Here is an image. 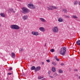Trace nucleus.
I'll return each mask as SVG.
<instances>
[{"label": "nucleus", "instance_id": "5", "mask_svg": "<svg viewBox=\"0 0 80 80\" xmlns=\"http://www.w3.org/2000/svg\"><path fill=\"white\" fill-rule=\"evenodd\" d=\"M28 7L29 8H32V9H34L35 8V6L33 5V4H29L28 5Z\"/></svg>", "mask_w": 80, "mask_h": 80}, {"label": "nucleus", "instance_id": "31", "mask_svg": "<svg viewBox=\"0 0 80 80\" xmlns=\"http://www.w3.org/2000/svg\"><path fill=\"white\" fill-rule=\"evenodd\" d=\"M8 74L9 75H12V73L8 72Z\"/></svg>", "mask_w": 80, "mask_h": 80}, {"label": "nucleus", "instance_id": "22", "mask_svg": "<svg viewBox=\"0 0 80 80\" xmlns=\"http://www.w3.org/2000/svg\"><path fill=\"white\" fill-rule=\"evenodd\" d=\"M78 4V2L77 1H75L74 2V5H77Z\"/></svg>", "mask_w": 80, "mask_h": 80}, {"label": "nucleus", "instance_id": "28", "mask_svg": "<svg viewBox=\"0 0 80 80\" xmlns=\"http://www.w3.org/2000/svg\"><path fill=\"white\" fill-rule=\"evenodd\" d=\"M50 73H51V71H49L48 72V74L49 76H50Z\"/></svg>", "mask_w": 80, "mask_h": 80}, {"label": "nucleus", "instance_id": "17", "mask_svg": "<svg viewBox=\"0 0 80 80\" xmlns=\"http://www.w3.org/2000/svg\"><path fill=\"white\" fill-rule=\"evenodd\" d=\"M76 44L80 46V40H78L76 42Z\"/></svg>", "mask_w": 80, "mask_h": 80}, {"label": "nucleus", "instance_id": "16", "mask_svg": "<svg viewBox=\"0 0 80 80\" xmlns=\"http://www.w3.org/2000/svg\"><path fill=\"white\" fill-rule=\"evenodd\" d=\"M35 67L33 66L31 67V70H35Z\"/></svg>", "mask_w": 80, "mask_h": 80}, {"label": "nucleus", "instance_id": "18", "mask_svg": "<svg viewBox=\"0 0 80 80\" xmlns=\"http://www.w3.org/2000/svg\"><path fill=\"white\" fill-rule=\"evenodd\" d=\"M72 18H78V17L75 15L72 16Z\"/></svg>", "mask_w": 80, "mask_h": 80}, {"label": "nucleus", "instance_id": "43", "mask_svg": "<svg viewBox=\"0 0 80 80\" xmlns=\"http://www.w3.org/2000/svg\"><path fill=\"white\" fill-rule=\"evenodd\" d=\"M1 26V24H0V27Z\"/></svg>", "mask_w": 80, "mask_h": 80}, {"label": "nucleus", "instance_id": "19", "mask_svg": "<svg viewBox=\"0 0 80 80\" xmlns=\"http://www.w3.org/2000/svg\"><path fill=\"white\" fill-rule=\"evenodd\" d=\"M43 78V76H39L38 77V79H42V78Z\"/></svg>", "mask_w": 80, "mask_h": 80}, {"label": "nucleus", "instance_id": "34", "mask_svg": "<svg viewBox=\"0 0 80 80\" xmlns=\"http://www.w3.org/2000/svg\"><path fill=\"white\" fill-rule=\"evenodd\" d=\"M12 70V68H9V71H10L11 70Z\"/></svg>", "mask_w": 80, "mask_h": 80}, {"label": "nucleus", "instance_id": "2", "mask_svg": "<svg viewBox=\"0 0 80 80\" xmlns=\"http://www.w3.org/2000/svg\"><path fill=\"white\" fill-rule=\"evenodd\" d=\"M11 28L14 30H18L20 28V27L16 25H12L10 26Z\"/></svg>", "mask_w": 80, "mask_h": 80}, {"label": "nucleus", "instance_id": "36", "mask_svg": "<svg viewBox=\"0 0 80 80\" xmlns=\"http://www.w3.org/2000/svg\"><path fill=\"white\" fill-rule=\"evenodd\" d=\"M74 71H75V72H77V71H78V70H77V69H75L74 70Z\"/></svg>", "mask_w": 80, "mask_h": 80}, {"label": "nucleus", "instance_id": "21", "mask_svg": "<svg viewBox=\"0 0 80 80\" xmlns=\"http://www.w3.org/2000/svg\"><path fill=\"white\" fill-rule=\"evenodd\" d=\"M10 10L12 12H13V13H15V12L13 11V9L12 8H10Z\"/></svg>", "mask_w": 80, "mask_h": 80}, {"label": "nucleus", "instance_id": "24", "mask_svg": "<svg viewBox=\"0 0 80 80\" xmlns=\"http://www.w3.org/2000/svg\"><path fill=\"white\" fill-rule=\"evenodd\" d=\"M57 8H57V7L52 6V10L53 9H57Z\"/></svg>", "mask_w": 80, "mask_h": 80}, {"label": "nucleus", "instance_id": "40", "mask_svg": "<svg viewBox=\"0 0 80 80\" xmlns=\"http://www.w3.org/2000/svg\"><path fill=\"white\" fill-rule=\"evenodd\" d=\"M78 4L79 5H80V2H79L78 3Z\"/></svg>", "mask_w": 80, "mask_h": 80}, {"label": "nucleus", "instance_id": "4", "mask_svg": "<svg viewBox=\"0 0 80 80\" xmlns=\"http://www.w3.org/2000/svg\"><path fill=\"white\" fill-rule=\"evenodd\" d=\"M52 31L53 32H54L55 33H57V32H58V27L57 26L53 27L52 28Z\"/></svg>", "mask_w": 80, "mask_h": 80}, {"label": "nucleus", "instance_id": "30", "mask_svg": "<svg viewBox=\"0 0 80 80\" xmlns=\"http://www.w3.org/2000/svg\"><path fill=\"white\" fill-rule=\"evenodd\" d=\"M50 51L51 52H54V49H52L50 50Z\"/></svg>", "mask_w": 80, "mask_h": 80}, {"label": "nucleus", "instance_id": "33", "mask_svg": "<svg viewBox=\"0 0 80 80\" xmlns=\"http://www.w3.org/2000/svg\"><path fill=\"white\" fill-rule=\"evenodd\" d=\"M56 60H57V61H58V62L60 61V59H59V58H57L56 59Z\"/></svg>", "mask_w": 80, "mask_h": 80}, {"label": "nucleus", "instance_id": "13", "mask_svg": "<svg viewBox=\"0 0 80 80\" xmlns=\"http://www.w3.org/2000/svg\"><path fill=\"white\" fill-rule=\"evenodd\" d=\"M40 19L41 22H46V20L44 19V18H40Z\"/></svg>", "mask_w": 80, "mask_h": 80}, {"label": "nucleus", "instance_id": "26", "mask_svg": "<svg viewBox=\"0 0 80 80\" xmlns=\"http://www.w3.org/2000/svg\"><path fill=\"white\" fill-rule=\"evenodd\" d=\"M19 51H20V52H23V48H21L19 49Z\"/></svg>", "mask_w": 80, "mask_h": 80}, {"label": "nucleus", "instance_id": "32", "mask_svg": "<svg viewBox=\"0 0 80 80\" xmlns=\"http://www.w3.org/2000/svg\"><path fill=\"white\" fill-rule=\"evenodd\" d=\"M46 62H50V60L49 59H48V60H46Z\"/></svg>", "mask_w": 80, "mask_h": 80}, {"label": "nucleus", "instance_id": "15", "mask_svg": "<svg viewBox=\"0 0 80 80\" xmlns=\"http://www.w3.org/2000/svg\"><path fill=\"white\" fill-rule=\"evenodd\" d=\"M58 20L59 22H63V19H62V18H59L58 19Z\"/></svg>", "mask_w": 80, "mask_h": 80}, {"label": "nucleus", "instance_id": "41", "mask_svg": "<svg viewBox=\"0 0 80 80\" xmlns=\"http://www.w3.org/2000/svg\"><path fill=\"white\" fill-rule=\"evenodd\" d=\"M69 71H71V69H70V68H69Z\"/></svg>", "mask_w": 80, "mask_h": 80}, {"label": "nucleus", "instance_id": "8", "mask_svg": "<svg viewBox=\"0 0 80 80\" xmlns=\"http://www.w3.org/2000/svg\"><path fill=\"white\" fill-rule=\"evenodd\" d=\"M40 70V67L38 66L35 69V72H37V71H39Z\"/></svg>", "mask_w": 80, "mask_h": 80}, {"label": "nucleus", "instance_id": "1", "mask_svg": "<svg viewBox=\"0 0 80 80\" xmlns=\"http://www.w3.org/2000/svg\"><path fill=\"white\" fill-rule=\"evenodd\" d=\"M66 48L65 47H63L60 50V54H61L62 55H64L65 53V52H66Z\"/></svg>", "mask_w": 80, "mask_h": 80}, {"label": "nucleus", "instance_id": "39", "mask_svg": "<svg viewBox=\"0 0 80 80\" xmlns=\"http://www.w3.org/2000/svg\"><path fill=\"white\" fill-rule=\"evenodd\" d=\"M44 64V62H42V65H43Z\"/></svg>", "mask_w": 80, "mask_h": 80}, {"label": "nucleus", "instance_id": "42", "mask_svg": "<svg viewBox=\"0 0 80 80\" xmlns=\"http://www.w3.org/2000/svg\"><path fill=\"white\" fill-rule=\"evenodd\" d=\"M9 10H10V9H8V12H9Z\"/></svg>", "mask_w": 80, "mask_h": 80}, {"label": "nucleus", "instance_id": "29", "mask_svg": "<svg viewBox=\"0 0 80 80\" xmlns=\"http://www.w3.org/2000/svg\"><path fill=\"white\" fill-rule=\"evenodd\" d=\"M65 17H66V18H70V16H67V15H64Z\"/></svg>", "mask_w": 80, "mask_h": 80}, {"label": "nucleus", "instance_id": "38", "mask_svg": "<svg viewBox=\"0 0 80 80\" xmlns=\"http://www.w3.org/2000/svg\"><path fill=\"white\" fill-rule=\"evenodd\" d=\"M50 77L51 78H53V76H50Z\"/></svg>", "mask_w": 80, "mask_h": 80}, {"label": "nucleus", "instance_id": "20", "mask_svg": "<svg viewBox=\"0 0 80 80\" xmlns=\"http://www.w3.org/2000/svg\"><path fill=\"white\" fill-rule=\"evenodd\" d=\"M63 11L64 13H67L68 12V11L67 9H65L63 10Z\"/></svg>", "mask_w": 80, "mask_h": 80}, {"label": "nucleus", "instance_id": "6", "mask_svg": "<svg viewBox=\"0 0 80 80\" xmlns=\"http://www.w3.org/2000/svg\"><path fill=\"white\" fill-rule=\"evenodd\" d=\"M32 35H36V36H38V32H32Z\"/></svg>", "mask_w": 80, "mask_h": 80}, {"label": "nucleus", "instance_id": "25", "mask_svg": "<svg viewBox=\"0 0 80 80\" xmlns=\"http://www.w3.org/2000/svg\"><path fill=\"white\" fill-rule=\"evenodd\" d=\"M59 72L60 73H63V71L61 69H60L59 71Z\"/></svg>", "mask_w": 80, "mask_h": 80}, {"label": "nucleus", "instance_id": "9", "mask_svg": "<svg viewBox=\"0 0 80 80\" xmlns=\"http://www.w3.org/2000/svg\"><path fill=\"white\" fill-rule=\"evenodd\" d=\"M28 18V16L27 15L24 16L22 17V19L24 20H27Z\"/></svg>", "mask_w": 80, "mask_h": 80}, {"label": "nucleus", "instance_id": "27", "mask_svg": "<svg viewBox=\"0 0 80 80\" xmlns=\"http://www.w3.org/2000/svg\"><path fill=\"white\" fill-rule=\"evenodd\" d=\"M54 76L55 77H57V76H58V75L57 74V73L56 72L55 73V74H54Z\"/></svg>", "mask_w": 80, "mask_h": 80}, {"label": "nucleus", "instance_id": "37", "mask_svg": "<svg viewBox=\"0 0 80 80\" xmlns=\"http://www.w3.org/2000/svg\"><path fill=\"white\" fill-rule=\"evenodd\" d=\"M61 65L62 66H63V65H64V64H63V63H61Z\"/></svg>", "mask_w": 80, "mask_h": 80}, {"label": "nucleus", "instance_id": "3", "mask_svg": "<svg viewBox=\"0 0 80 80\" xmlns=\"http://www.w3.org/2000/svg\"><path fill=\"white\" fill-rule=\"evenodd\" d=\"M22 13L24 14L28 13L30 12V10L28 9V8L25 7H23L22 8Z\"/></svg>", "mask_w": 80, "mask_h": 80}, {"label": "nucleus", "instance_id": "7", "mask_svg": "<svg viewBox=\"0 0 80 80\" xmlns=\"http://www.w3.org/2000/svg\"><path fill=\"white\" fill-rule=\"evenodd\" d=\"M39 30H40V31H42V32H45V28H43V27H40L39 28Z\"/></svg>", "mask_w": 80, "mask_h": 80}, {"label": "nucleus", "instance_id": "35", "mask_svg": "<svg viewBox=\"0 0 80 80\" xmlns=\"http://www.w3.org/2000/svg\"><path fill=\"white\" fill-rule=\"evenodd\" d=\"M58 58L57 57V56H55L54 57V58H55V59H56V60Z\"/></svg>", "mask_w": 80, "mask_h": 80}, {"label": "nucleus", "instance_id": "11", "mask_svg": "<svg viewBox=\"0 0 80 80\" xmlns=\"http://www.w3.org/2000/svg\"><path fill=\"white\" fill-rule=\"evenodd\" d=\"M0 15L2 17H5V14L3 13H1L0 14Z\"/></svg>", "mask_w": 80, "mask_h": 80}, {"label": "nucleus", "instance_id": "14", "mask_svg": "<svg viewBox=\"0 0 80 80\" xmlns=\"http://www.w3.org/2000/svg\"><path fill=\"white\" fill-rule=\"evenodd\" d=\"M11 55L12 58H14L15 57V53L12 52L11 53Z\"/></svg>", "mask_w": 80, "mask_h": 80}, {"label": "nucleus", "instance_id": "12", "mask_svg": "<svg viewBox=\"0 0 80 80\" xmlns=\"http://www.w3.org/2000/svg\"><path fill=\"white\" fill-rule=\"evenodd\" d=\"M52 70L53 72H55L56 71V69L54 67H52Z\"/></svg>", "mask_w": 80, "mask_h": 80}, {"label": "nucleus", "instance_id": "10", "mask_svg": "<svg viewBox=\"0 0 80 80\" xmlns=\"http://www.w3.org/2000/svg\"><path fill=\"white\" fill-rule=\"evenodd\" d=\"M48 10H53V6H50L49 7H47Z\"/></svg>", "mask_w": 80, "mask_h": 80}, {"label": "nucleus", "instance_id": "23", "mask_svg": "<svg viewBox=\"0 0 80 80\" xmlns=\"http://www.w3.org/2000/svg\"><path fill=\"white\" fill-rule=\"evenodd\" d=\"M52 65H53L54 66H57V64H56V63L54 62H52Z\"/></svg>", "mask_w": 80, "mask_h": 80}]
</instances>
